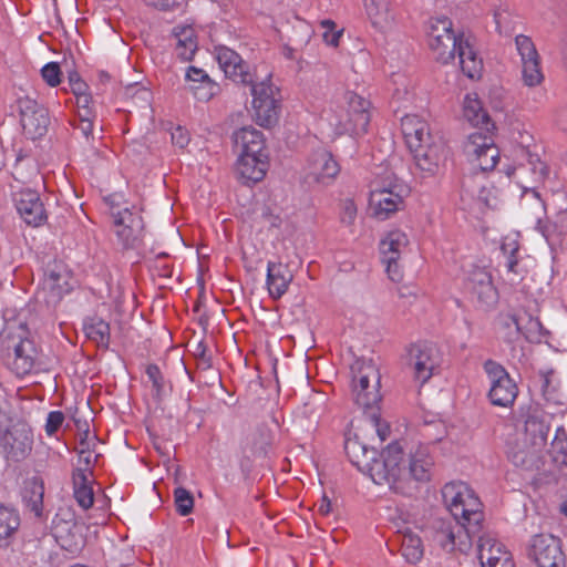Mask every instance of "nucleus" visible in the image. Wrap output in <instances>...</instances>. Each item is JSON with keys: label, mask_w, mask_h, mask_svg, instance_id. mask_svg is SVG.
Masks as SVG:
<instances>
[{"label": "nucleus", "mask_w": 567, "mask_h": 567, "mask_svg": "<svg viewBox=\"0 0 567 567\" xmlns=\"http://www.w3.org/2000/svg\"><path fill=\"white\" fill-rule=\"evenodd\" d=\"M427 42L436 61L446 64L454 60L457 53L462 72L470 79L480 76L482 60L477 58L468 41L454 32L449 18L436 17L430 20Z\"/></svg>", "instance_id": "f257e3e1"}, {"label": "nucleus", "mask_w": 567, "mask_h": 567, "mask_svg": "<svg viewBox=\"0 0 567 567\" xmlns=\"http://www.w3.org/2000/svg\"><path fill=\"white\" fill-rule=\"evenodd\" d=\"M524 417L523 445L513 450L509 457L516 466L529 468L535 465L547 445L553 415L538 406H528Z\"/></svg>", "instance_id": "f03ea898"}, {"label": "nucleus", "mask_w": 567, "mask_h": 567, "mask_svg": "<svg viewBox=\"0 0 567 567\" xmlns=\"http://www.w3.org/2000/svg\"><path fill=\"white\" fill-rule=\"evenodd\" d=\"M368 475L375 484L388 485L398 494L410 495L415 488L409 483L406 460L398 442L389 444L379 458L375 456Z\"/></svg>", "instance_id": "7ed1b4c3"}, {"label": "nucleus", "mask_w": 567, "mask_h": 567, "mask_svg": "<svg viewBox=\"0 0 567 567\" xmlns=\"http://www.w3.org/2000/svg\"><path fill=\"white\" fill-rule=\"evenodd\" d=\"M4 364L17 375L24 377L42 365V355L25 323L19 324L17 333L9 332L1 343Z\"/></svg>", "instance_id": "20e7f679"}, {"label": "nucleus", "mask_w": 567, "mask_h": 567, "mask_svg": "<svg viewBox=\"0 0 567 567\" xmlns=\"http://www.w3.org/2000/svg\"><path fill=\"white\" fill-rule=\"evenodd\" d=\"M442 497L451 516L462 520L467 532H480L484 518L482 503L466 483H446L442 488Z\"/></svg>", "instance_id": "39448f33"}, {"label": "nucleus", "mask_w": 567, "mask_h": 567, "mask_svg": "<svg viewBox=\"0 0 567 567\" xmlns=\"http://www.w3.org/2000/svg\"><path fill=\"white\" fill-rule=\"evenodd\" d=\"M241 84L250 87L252 96L254 116L258 125L264 127L274 126L279 118V90L271 82V73L259 76L251 74V82Z\"/></svg>", "instance_id": "423d86ee"}, {"label": "nucleus", "mask_w": 567, "mask_h": 567, "mask_svg": "<svg viewBox=\"0 0 567 567\" xmlns=\"http://www.w3.org/2000/svg\"><path fill=\"white\" fill-rule=\"evenodd\" d=\"M474 534L466 530L462 520L451 517H434L425 529L426 538L446 553L467 550Z\"/></svg>", "instance_id": "0eeeda50"}, {"label": "nucleus", "mask_w": 567, "mask_h": 567, "mask_svg": "<svg viewBox=\"0 0 567 567\" xmlns=\"http://www.w3.org/2000/svg\"><path fill=\"white\" fill-rule=\"evenodd\" d=\"M355 403L369 412L378 409L381 400L380 373L372 360H357L351 368Z\"/></svg>", "instance_id": "6e6552de"}, {"label": "nucleus", "mask_w": 567, "mask_h": 567, "mask_svg": "<svg viewBox=\"0 0 567 567\" xmlns=\"http://www.w3.org/2000/svg\"><path fill=\"white\" fill-rule=\"evenodd\" d=\"M346 101L348 109L341 107L336 112L333 118H330L331 124L340 134L365 133L370 123V102L353 92H347Z\"/></svg>", "instance_id": "1a4fd4ad"}, {"label": "nucleus", "mask_w": 567, "mask_h": 567, "mask_svg": "<svg viewBox=\"0 0 567 567\" xmlns=\"http://www.w3.org/2000/svg\"><path fill=\"white\" fill-rule=\"evenodd\" d=\"M484 370L491 382L488 398L492 404L504 408L512 405L518 389L505 368L493 360H487Z\"/></svg>", "instance_id": "9d476101"}, {"label": "nucleus", "mask_w": 567, "mask_h": 567, "mask_svg": "<svg viewBox=\"0 0 567 567\" xmlns=\"http://www.w3.org/2000/svg\"><path fill=\"white\" fill-rule=\"evenodd\" d=\"M16 110L19 113L23 132L29 138L35 140L45 135L50 117L41 104L29 96H21L16 101Z\"/></svg>", "instance_id": "9b49d317"}, {"label": "nucleus", "mask_w": 567, "mask_h": 567, "mask_svg": "<svg viewBox=\"0 0 567 567\" xmlns=\"http://www.w3.org/2000/svg\"><path fill=\"white\" fill-rule=\"evenodd\" d=\"M339 165L331 153L320 148L313 152L303 167V182L308 186L329 185L339 174Z\"/></svg>", "instance_id": "f8f14e48"}, {"label": "nucleus", "mask_w": 567, "mask_h": 567, "mask_svg": "<svg viewBox=\"0 0 567 567\" xmlns=\"http://www.w3.org/2000/svg\"><path fill=\"white\" fill-rule=\"evenodd\" d=\"M439 364V352L434 344L419 342L409 347L406 351V368L415 381L426 382Z\"/></svg>", "instance_id": "ddd939ff"}, {"label": "nucleus", "mask_w": 567, "mask_h": 567, "mask_svg": "<svg viewBox=\"0 0 567 567\" xmlns=\"http://www.w3.org/2000/svg\"><path fill=\"white\" fill-rule=\"evenodd\" d=\"M409 194L406 185L390 182L386 186L374 188L371 192L370 203L374 207V215L386 219L403 205V198Z\"/></svg>", "instance_id": "4468645a"}, {"label": "nucleus", "mask_w": 567, "mask_h": 567, "mask_svg": "<svg viewBox=\"0 0 567 567\" xmlns=\"http://www.w3.org/2000/svg\"><path fill=\"white\" fill-rule=\"evenodd\" d=\"M408 244L406 234L400 229L389 231L380 241L381 260L385 265L386 272L392 281H399L402 278L398 260Z\"/></svg>", "instance_id": "2eb2a0df"}, {"label": "nucleus", "mask_w": 567, "mask_h": 567, "mask_svg": "<svg viewBox=\"0 0 567 567\" xmlns=\"http://www.w3.org/2000/svg\"><path fill=\"white\" fill-rule=\"evenodd\" d=\"M73 276L62 261L53 260L48 264L42 284L43 291L49 292L48 303L60 301L73 289Z\"/></svg>", "instance_id": "dca6fc26"}, {"label": "nucleus", "mask_w": 567, "mask_h": 567, "mask_svg": "<svg viewBox=\"0 0 567 567\" xmlns=\"http://www.w3.org/2000/svg\"><path fill=\"white\" fill-rule=\"evenodd\" d=\"M411 154L413 155L415 166L427 176H433L446 159L447 152L444 141L435 136L411 151Z\"/></svg>", "instance_id": "f3484780"}, {"label": "nucleus", "mask_w": 567, "mask_h": 567, "mask_svg": "<svg viewBox=\"0 0 567 567\" xmlns=\"http://www.w3.org/2000/svg\"><path fill=\"white\" fill-rule=\"evenodd\" d=\"M6 457L12 461L24 460L32 450L33 432L24 423L14 424L1 440Z\"/></svg>", "instance_id": "a211bd4d"}, {"label": "nucleus", "mask_w": 567, "mask_h": 567, "mask_svg": "<svg viewBox=\"0 0 567 567\" xmlns=\"http://www.w3.org/2000/svg\"><path fill=\"white\" fill-rule=\"evenodd\" d=\"M517 51L522 60V76L524 84L536 86L540 84L544 75L540 70L539 55L533 41L523 34L515 38Z\"/></svg>", "instance_id": "6ab92c4d"}, {"label": "nucleus", "mask_w": 567, "mask_h": 567, "mask_svg": "<svg viewBox=\"0 0 567 567\" xmlns=\"http://www.w3.org/2000/svg\"><path fill=\"white\" fill-rule=\"evenodd\" d=\"M114 228L115 235L123 247L133 248L142 238L143 218L138 214L125 208L114 214Z\"/></svg>", "instance_id": "aec40b11"}, {"label": "nucleus", "mask_w": 567, "mask_h": 567, "mask_svg": "<svg viewBox=\"0 0 567 567\" xmlns=\"http://www.w3.org/2000/svg\"><path fill=\"white\" fill-rule=\"evenodd\" d=\"M532 555L538 567H565L559 539L553 535H536L532 543Z\"/></svg>", "instance_id": "412c9836"}, {"label": "nucleus", "mask_w": 567, "mask_h": 567, "mask_svg": "<svg viewBox=\"0 0 567 567\" xmlns=\"http://www.w3.org/2000/svg\"><path fill=\"white\" fill-rule=\"evenodd\" d=\"M12 199L18 214L29 226L38 227L45 221V210L37 192L22 189L16 192Z\"/></svg>", "instance_id": "4be33fe9"}, {"label": "nucleus", "mask_w": 567, "mask_h": 567, "mask_svg": "<svg viewBox=\"0 0 567 567\" xmlns=\"http://www.w3.org/2000/svg\"><path fill=\"white\" fill-rule=\"evenodd\" d=\"M216 60L227 78L240 84L251 82L249 65L234 50L227 47L216 48Z\"/></svg>", "instance_id": "5701e85b"}, {"label": "nucleus", "mask_w": 567, "mask_h": 567, "mask_svg": "<svg viewBox=\"0 0 567 567\" xmlns=\"http://www.w3.org/2000/svg\"><path fill=\"white\" fill-rule=\"evenodd\" d=\"M466 288L482 307L489 308L497 301V291L493 286L492 277L483 268H475L470 274Z\"/></svg>", "instance_id": "b1692460"}, {"label": "nucleus", "mask_w": 567, "mask_h": 567, "mask_svg": "<svg viewBox=\"0 0 567 567\" xmlns=\"http://www.w3.org/2000/svg\"><path fill=\"white\" fill-rule=\"evenodd\" d=\"M401 131L410 152L434 137L430 133L429 124L414 114L402 117Z\"/></svg>", "instance_id": "393cba45"}, {"label": "nucleus", "mask_w": 567, "mask_h": 567, "mask_svg": "<svg viewBox=\"0 0 567 567\" xmlns=\"http://www.w3.org/2000/svg\"><path fill=\"white\" fill-rule=\"evenodd\" d=\"M292 279L293 275L288 265L280 261H268L266 285L272 299L281 298L287 292Z\"/></svg>", "instance_id": "a878e982"}, {"label": "nucleus", "mask_w": 567, "mask_h": 567, "mask_svg": "<svg viewBox=\"0 0 567 567\" xmlns=\"http://www.w3.org/2000/svg\"><path fill=\"white\" fill-rule=\"evenodd\" d=\"M268 168L267 154H239L236 172L245 183L260 182Z\"/></svg>", "instance_id": "bb28decb"}, {"label": "nucleus", "mask_w": 567, "mask_h": 567, "mask_svg": "<svg viewBox=\"0 0 567 567\" xmlns=\"http://www.w3.org/2000/svg\"><path fill=\"white\" fill-rule=\"evenodd\" d=\"M185 78L188 83V90L195 99L202 102L209 101L219 89L218 84L203 69L196 66H189Z\"/></svg>", "instance_id": "cd10ccee"}, {"label": "nucleus", "mask_w": 567, "mask_h": 567, "mask_svg": "<svg viewBox=\"0 0 567 567\" xmlns=\"http://www.w3.org/2000/svg\"><path fill=\"white\" fill-rule=\"evenodd\" d=\"M434 462L431 457L426 446H417L415 451L410 453L409 460H406L409 483L412 486L414 481L425 482L431 477V468Z\"/></svg>", "instance_id": "c85d7f7f"}, {"label": "nucleus", "mask_w": 567, "mask_h": 567, "mask_svg": "<svg viewBox=\"0 0 567 567\" xmlns=\"http://www.w3.org/2000/svg\"><path fill=\"white\" fill-rule=\"evenodd\" d=\"M234 143L239 154H266L262 133L251 126L235 132Z\"/></svg>", "instance_id": "c756f323"}, {"label": "nucleus", "mask_w": 567, "mask_h": 567, "mask_svg": "<svg viewBox=\"0 0 567 567\" xmlns=\"http://www.w3.org/2000/svg\"><path fill=\"white\" fill-rule=\"evenodd\" d=\"M344 450L351 463L368 474L369 467L378 454L377 451L360 442L357 436L346 441Z\"/></svg>", "instance_id": "7c9ffc66"}, {"label": "nucleus", "mask_w": 567, "mask_h": 567, "mask_svg": "<svg viewBox=\"0 0 567 567\" xmlns=\"http://www.w3.org/2000/svg\"><path fill=\"white\" fill-rule=\"evenodd\" d=\"M175 52L182 61H190L197 51L195 30L189 25L175 27Z\"/></svg>", "instance_id": "2f4dec72"}, {"label": "nucleus", "mask_w": 567, "mask_h": 567, "mask_svg": "<svg viewBox=\"0 0 567 567\" xmlns=\"http://www.w3.org/2000/svg\"><path fill=\"white\" fill-rule=\"evenodd\" d=\"M464 116L473 126L484 128L486 132L494 128L487 112L483 109L481 101L475 94L466 95L464 100Z\"/></svg>", "instance_id": "473e14b6"}, {"label": "nucleus", "mask_w": 567, "mask_h": 567, "mask_svg": "<svg viewBox=\"0 0 567 567\" xmlns=\"http://www.w3.org/2000/svg\"><path fill=\"white\" fill-rule=\"evenodd\" d=\"M44 495V484L39 477H32L24 482L22 489V501L25 506L35 514L41 516Z\"/></svg>", "instance_id": "72a5a7b5"}, {"label": "nucleus", "mask_w": 567, "mask_h": 567, "mask_svg": "<svg viewBox=\"0 0 567 567\" xmlns=\"http://www.w3.org/2000/svg\"><path fill=\"white\" fill-rule=\"evenodd\" d=\"M364 6L374 28L384 31L391 27L393 14L389 9V0H364Z\"/></svg>", "instance_id": "f704fd0d"}, {"label": "nucleus", "mask_w": 567, "mask_h": 567, "mask_svg": "<svg viewBox=\"0 0 567 567\" xmlns=\"http://www.w3.org/2000/svg\"><path fill=\"white\" fill-rule=\"evenodd\" d=\"M502 558H511L503 544L491 537L480 538L478 559L482 566L497 564Z\"/></svg>", "instance_id": "c9c22d12"}, {"label": "nucleus", "mask_w": 567, "mask_h": 567, "mask_svg": "<svg viewBox=\"0 0 567 567\" xmlns=\"http://www.w3.org/2000/svg\"><path fill=\"white\" fill-rule=\"evenodd\" d=\"M502 251L506 256L505 267L507 272L513 275L512 281L522 279L526 274V268L522 265V259L518 256V244L516 240L504 241L502 244Z\"/></svg>", "instance_id": "e433bc0d"}, {"label": "nucleus", "mask_w": 567, "mask_h": 567, "mask_svg": "<svg viewBox=\"0 0 567 567\" xmlns=\"http://www.w3.org/2000/svg\"><path fill=\"white\" fill-rule=\"evenodd\" d=\"M495 30L499 34L508 35L514 31V20L509 4L498 0L491 4Z\"/></svg>", "instance_id": "4c0bfd02"}, {"label": "nucleus", "mask_w": 567, "mask_h": 567, "mask_svg": "<svg viewBox=\"0 0 567 567\" xmlns=\"http://www.w3.org/2000/svg\"><path fill=\"white\" fill-rule=\"evenodd\" d=\"M494 146L496 145L492 136L482 133H473L464 144V152L470 162H475L480 159V156L485 153L487 148Z\"/></svg>", "instance_id": "58836bf2"}, {"label": "nucleus", "mask_w": 567, "mask_h": 567, "mask_svg": "<svg viewBox=\"0 0 567 567\" xmlns=\"http://www.w3.org/2000/svg\"><path fill=\"white\" fill-rule=\"evenodd\" d=\"M20 525V518L12 508L0 506V546H7Z\"/></svg>", "instance_id": "ea45409f"}, {"label": "nucleus", "mask_w": 567, "mask_h": 567, "mask_svg": "<svg viewBox=\"0 0 567 567\" xmlns=\"http://www.w3.org/2000/svg\"><path fill=\"white\" fill-rule=\"evenodd\" d=\"M74 497L78 504L87 509L93 505L94 494L92 487L89 485V480L84 471H79L74 474Z\"/></svg>", "instance_id": "a19ab883"}, {"label": "nucleus", "mask_w": 567, "mask_h": 567, "mask_svg": "<svg viewBox=\"0 0 567 567\" xmlns=\"http://www.w3.org/2000/svg\"><path fill=\"white\" fill-rule=\"evenodd\" d=\"M86 337L97 346L107 347L110 342V326L102 319L92 318L84 323Z\"/></svg>", "instance_id": "79ce46f5"}, {"label": "nucleus", "mask_w": 567, "mask_h": 567, "mask_svg": "<svg viewBox=\"0 0 567 567\" xmlns=\"http://www.w3.org/2000/svg\"><path fill=\"white\" fill-rule=\"evenodd\" d=\"M401 553L408 563H417L423 556L421 538L412 533L403 534L401 540Z\"/></svg>", "instance_id": "37998d69"}, {"label": "nucleus", "mask_w": 567, "mask_h": 567, "mask_svg": "<svg viewBox=\"0 0 567 567\" xmlns=\"http://www.w3.org/2000/svg\"><path fill=\"white\" fill-rule=\"evenodd\" d=\"M271 444V434L267 429L260 427L254 434L251 451L257 456H265Z\"/></svg>", "instance_id": "c03bdc74"}, {"label": "nucleus", "mask_w": 567, "mask_h": 567, "mask_svg": "<svg viewBox=\"0 0 567 567\" xmlns=\"http://www.w3.org/2000/svg\"><path fill=\"white\" fill-rule=\"evenodd\" d=\"M176 511L179 515L186 516L192 513L194 507L193 495L184 487H177L174 491Z\"/></svg>", "instance_id": "a18cd8bd"}, {"label": "nucleus", "mask_w": 567, "mask_h": 567, "mask_svg": "<svg viewBox=\"0 0 567 567\" xmlns=\"http://www.w3.org/2000/svg\"><path fill=\"white\" fill-rule=\"evenodd\" d=\"M499 158V152L496 146L489 147L480 156V159L471 162L474 167H478L482 172L492 171Z\"/></svg>", "instance_id": "49530a36"}, {"label": "nucleus", "mask_w": 567, "mask_h": 567, "mask_svg": "<svg viewBox=\"0 0 567 567\" xmlns=\"http://www.w3.org/2000/svg\"><path fill=\"white\" fill-rule=\"evenodd\" d=\"M357 205L354 204L353 199L346 198L341 200L340 203V220L342 224L347 226L353 225L355 218H357Z\"/></svg>", "instance_id": "de8ad7c7"}, {"label": "nucleus", "mask_w": 567, "mask_h": 567, "mask_svg": "<svg viewBox=\"0 0 567 567\" xmlns=\"http://www.w3.org/2000/svg\"><path fill=\"white\" fill-rule=\"evenodd\" d=\"M41 74L50 86H56L60 83L61 71L59 64L55 62L45 64L41 70Z\"/></svg>", "instance_id": "09e8293b"}, {"label": "nucleus", "mask_w": 567, "mask_h": 567, "mask_svg": "<svg viewBox=\"0 0 567 567\" xmlns=\"http://www.w3.org/2000/svg\"><path fill=\"white\" fill-rule=\"evenodd\" d=\"M321 25L326 29V31L322 34L323 41L329 45L337 47L342 32L334 30L336 25L334 22L331 20H323L321 22Z\"/></svg>", "instance_id": "8fccbe9b"}, {"label": "nucleus", "mask_w": 567, "mask_h": 567, "mask_svg": "<svg viewBox=\"0 0 567 567\" xmlns=\"http://www.w3.org/2000/svg\"><path fill=\"white\" fill-rule=\"evenodd\" d=\"M146 6L161 11H173L179 9L185 0H143Z\"/></svg>", "instance_id": "3c124183"}, {"label": "nucleus", "mask_w": 567, "mask_h": 567, "mask_svg": "<svg viewBox=\"0 0 567 567\" xmlns=\"http://www.w3.org/2000/svg\"><path fill=\"white\" fill-rule=\"evenodd\" d=\"M64 414L61 411H52L49 413L45 423V432L48 435H53L62 425Z\"/></svg>", "instance_id": "603ef678"}, {"label": "nucleus", "mask_w": 567, "mask_h": 567, "mask_svg": "<svg viewBox=\"0 0 567 567\" xmlns=\"http://www.w3.org/2000/svg\"><path fill=\"white\" fill-rule=\"evenodd\" d=\"M530 171L536 182H542L547 176V166L537 156H529Z\"/></svg>", "instance_id": "864d4df0"}, {"label": "nucleus", "mask_w": 567, "mask_h": 567, "mask_svg": "<svg viewBox=\"0 0 567 567\" xmlns=\"http://www.w3.org/2000/svg\"><path fill=\"white\" fill-rule=\"evenodd\" d=\"M171 138L174 145L184 148L189 143V133L186 128L177 126L172 131Z\"/></svg>", "instance_id": "5fc2aeb1"}, {"label": "nucleus", "mask_w": 567, "mask_h": 567, "mask_svg": "<svg viewBox=\"0 0 567 567\" xmlns=\"http://www.w3.org/2000/svg\"><path fill=\"white\" fill-rule=\"evenodd\" d=\"M146 374L152 381L153 388L156 390L157 395L163 389V377L157 365L151 364L146 369Z\"/></svg>", "instance_id": "6e6d98bb"}, {"label": "nucleus", "mask_w": 567, "mask_h": 567, "mask_svg": "<svg viewBox=\"0 0 567 567\" xmlns=\"http://www.w3.org/2000/svg\"><path fill=\"white\" fill-rule=\"evenodd\" d=\"M370 419L371 425L374 427L381 441H384L388 436V427H382L379 424L378 409L367 412Z\"/></svg>", "instance_id": "4d7b16f0"}, {"label": "nucleus", "mask_w": 567, "mask_h": 567, "mask_svg": "<svg viewBox=\"0 0 567 567\" xmlns=\"http://www.w3.org/2000/svg\"><path fill=\"white\" fill-rule=\"evenodd\" d=\"M71 125L75 128L81 131L82 135L85 138H89L92 135L93 132V123L90 121H73L71 122Z\"/></svg>", "instance_id": "13d9d810"}, {"label": "nucleus", "mask_w": 567, "mask_h": 567, "mask_svg": "<svg viewBox=\"0 0 567 567\" xmlns=\"http://www.w3.org/2000/svg\"><path fill=\"white\" fill-rule=\"evenodd\" d=\"M95 113L91 107L78 110V121H90L93 123Z\"/></svg>", "instance_id": "bf43d9fd"}, {"label": "nucleus", "mask_w": 567, "mask_h": 567, "mask_svg": "<svg viewBox=\"0 0 567 567\" xmlns=\"http://www.w3.org/2000/svg\"><path fill=\"white\" fill-rule=\"evenodd\" d=\"M331 512V503L327 496H323L318 504V513L322 516H328Z\"/></svg>", "instance_id": "052dcab7"}, {"label": "nucleus", "mask_w": 567, "mask_h": 567, "mask_svg": "<svg viewBox=\"0 0 567 567\" xmlns=\"http://www.w3.org/2000/svg\"><path fill=\"white\" fill-rule=\"evenodd\" d=\"M92 102V97L90 94H80L75 97V104L78 106V110L91 107L90 104Z\"/></svg>", "instance_id": "680f3d73"}, {"label": "nucleus", "mask_w": 567, "mask_h": 567, "mask_svg": "<svg viewBox=\"0 0 567 567\" xmlns=\"http://www.w3.org/2000/svg\"><path fill=\"white\" fill-rule=\"evenodd\" d=\"M9 419L8 402L0 395V426Z\"/></svg>", "instance_id": "e2e57ef3"}, {"label": "nucleus", "mask_w": 567, "mask_h": 567, "mask_svg": "<svg viewBox=\"0 0 567 567\" xmlns=\"http://www.w3.org/2000/svg\"><path fill=\"white\" fill-rule=\"evenodd\" d=\"M261 217L269 227H278L280 225V218L269 212H264Z\"/></svg>", "instance_id": "0e129e2a"}, {"label": "nucleus", "mask_w": 567, "mask_h": 567, "mask_svg": "<svg viewBox=\"0 0 567 567\" xmlns=\"http://www.w3.org/2000/svg\"><path fill=\"white\" fill-rule=\"evenodd\" d=\"M71 87V91L73 92L74 96H79L80 94H85L87 93L86 90H87V85L85 82L83 81H80L78 83H74L73 85L70 86Z\"/></svg>", "instance_id": "69168bd1"}, {"label": "nucleus", "mask_w": 567, "mask_h": 567, "mask_svg": "<svg viewBox=\"0 0 567 567\" xmlns=\"http://www.w3.org/2000/svg\"><path fill=\"white\" fill-rule=\"evenodd\" d=\"M212 358L210 355H203V357H199L197 359V367L200 369V370H208L212 368Z\"/></svg>", "instance_id": "338daca9"}, {"label": "nucleus", "mask_w": 567, "mask_h": 567, "mask_svg": "<svg viewBox=\"0 0 567 567\" xmlns=\"http://www.w3.org/2000/svg\"><path fill=\"white\" fill-rule=\"evenodd\" d=\"M482 567H514V564L511 560V558H502L501 561L497 564H488Z\"/></svg>", "instance_id": "774afa93"}]
</instances>
